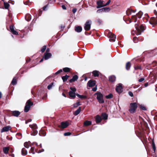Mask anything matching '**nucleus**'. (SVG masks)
<instances>
[{
  "label": "nucleus",
  "instance_id": "nucleus-1",
  "mask_svg": "<svg viewBox=\"0 0 157 157\" xmlns=\"http://www.w3.org/2000/svg\"><path fill=\"white\" fill-rule=\"evenodd\" d=\"M137 107V104L136 102L132 103L130 104V109H129L130 112L131 113H134Z\"/></svg>",
  "mask_w": 157,
  "mask_h": 157
},
{
  "label": "nucleus",
  "instance_id": "nucleus-2",
  "mask_svg": "<svg viewBox=\"0 0 157 157\" xmlns=\"http://www.w3.org/2000/svg\"><path fill=\"white\" fill-rule=\"evenodd\" d=\"M135 27L137 31L136 35H140L141 32H143L144 30V27L142 25H141L139 27L136 24Z\"/></svg>",
  "mask_w": 157,
  "mask_h": 157
},
{
  "label": "nucleus",
  "instance_id": "nucleus-3",
  "mask_svg": "<svg viewBox=\"0 0 157 157\" xmlns=\"http://www.w3.org/2000/svg\"><path fill=\"white\" fill-rule=\"evenodd\" d=\"M33 103L31 102L30 100H28L26 103V105L25 107L24 111L27 112L29 110L30 106L32 105Z\"/></svg>",
  "mask_w": 157,
  "mask_h": 157
},
{
  "label": "nucleus",
  "instance_id": "nucleus-4",
  "mask_svg": "<svg viewBox=\"0 0 157 157\" xmlns=\"http://www.w3.org/2000/svg\"><path fill=\"white\" fill-rule=\"evenodd\" d=\"M91 25V21L90 20H88L85 24L84 28L85 30L87 31L90 30V29Z\"/></svg>",
  "mask_w": 157,
  "mask_h": 157
},
{
  "label": "nucleus",
  "instance_id": "nucleus-5",
  "mask_svg": "<svg viewBox=\"0 0 157 157\" xmlns=\"http://www.w3.org/2000/svg\"><path fill=\"white\" fill-rule=\"evenodd\" d=\"M70 89L71 90L69 92V94L71 98L75 97L76 94L75 92L76 91V88L75 87H70Z\"/></svg>",
  "mask_w": 157,
  "mask_h": 157
},
{
  "label": "nucleus",
  "instance_id": "nucleus-6",
  "mask_svg": "<svg viewBox=\"0 0 157 157\" xmlns=\"http://www.w3.org/2000/svg\"><path fill=\"white\" fill-rule=\"evenodd\" d=\"M108 36L110 38L109 40L110 41L113 42L115 41L116 36L114 34L110 32L108 33Z\"/></svg>",
  "mask_w": 157,
  "mask_h": 157
},
{
  "label": "nucleus",
  "instance_id": "nucleus-7",
  "mask_svg": "<svg viewBox=\"0 0 157 157\" xmlns=\"http://www.w3.org/2000/svg\"><path fill=\"white\" fill-rule=\"evenodd\" d=\"M110 9L109 7H104L98 10H97V13H101L102 12H108L110 11Z\"/></svg>",
  "mask_w": 157,
  "mask_h": 157
},
{
  "label": "nucleus",
  "instance_id": "nucleus-8",
  "mask_svg": "<svg viewBox=\"0 0 157 157\" xmlns=\"http://www.w3.org/2000/svg\"><path fill=\"white\" fill-rule=\"evenodd\" d=\"M116 90L119 93H121L122 92L123 87L121 84H118V85L116 87Z\"/></svg>",
  "mask_w": 157,
  "mask_h": 157
},
{
  "label": "nucleus",
  "instance_id": "nucleus-9",
  "mask_svg": "<svg viewBox=\"0 0 157 157\" xmlns=\"http://www.w3.org/2000/svg\"><path fill=\"white\" fill-rule=\"evenodd\" d=\"M149 23L151 25L157 24V16L156 17H152L149 21Z\"/></svg>",
  "mask_w": 157,
  "mask_h": 157
},
{
  "label": "nucleus",
  "instance_id": "nucleus-10",
  "mask_svg": "<svg viewBox=\"0 0 157 157\" xmlns=\"http://www.w3.org/2000/svg\"><path fill=\"white\" fill-rule=\"evenodd\" d=\"M69 125V124L67 121L62 122L61 123V125L60 127L62 128H64L67 127Z\"/></svg>",
  "mask_w": 157,
  "mask_h": 157
},
{
  "label": "nucleus",
  "instance_id": "nucleus-11",
  "mask_svg": "<svg viewBox=\"0 0 157 157\" xmlns=\"http://www.w3.org/2000/svg\"><path fill=\"white\" fill-rule=\"evenodd\" d=\"M103 1L102 0L98 1L97 2V6L96 7L98 9L104 6V5H103Z\"/></svg>",
  "mask_w": 157,
  "mask_h": 157
},
{
  "label": "nucleus",
  "instance_id": "nucleus-12",
  "mask_svg": "<svg viewBox=\"0 0 157 157\" xmlns=\"http://www.w3.org/2000/svg\"><path fill=\"white\" fill-rule=\"evenodd\" d=\"M11 129V127L8 126L3 128L1 130V132H8Z\"/></svg>",
  "mask_w": 157,
  "mask_h": 157
},
{
  "label": "nucleus",
  "instance_id": "nucleus-13",
  "mask_svg": "<svg viewBox=\"0 0 157 157\" xmlns=\"http://www.w3.org/2000/svg\"><path fill=\"white\" fill-rule=\"evenodd\" d=\"M96 84L95 81L90 80L87 83V84L89 87H91L94 86Z\"/></svg>",
  "mask_w": 157,
  "mask_h": 157
},
{
  "label": "nucleus",
  "instance_id": "nucleus-14",
  "mask_svg": "<svg viewBox=\"0 0 157 157\" xmlns=\"http://www.w3.org/2000/svg\"><path fill=\"white\" fill-rule=\"evenodd\" d=\"M52 56V54L51 53H45L44 54L43 58L45 60H47L49 59Z\"/></svg>",
  "mask_w": 157,
  "mask_h": 157
},
{
  "label": "nucleus",
  "instance_id": "nucleus-15",
  "mask_svg": "<svg viewBox=\"0 0 157 157\" xmlns=\"http://www.w3.org/2000/svg\"><path fill=\"white\" fill-rule=\"evenodd\" d=\"M78 78V77L77 75H74L72 78L71 79L69 80V82H72L76 81Z\"/></svg>",
  "mask_w": 157,
  "mask_h": 157
},
{
  "label": "nucleus",
  "instance_id": "nucleus-16",
  "mask_svg": "<svg viewBox=\"0 0 157 157\" xmlns=\"http://www.w3.org/2000/svg\"><path fill=\"white\" fill-rule=\"evenodd\" d=\"M82 30V27L80 26H76L75 27V30L78 33L81 32Z\"/></svg>",
  "mask_w": 157,
  "mask_h": 157
},
{
  "label": "nucleus",
  "instance_id": "nucleus-17",
  "mask_svg": "<svg viewBox=\"0 0 157 157\" xmlns=\"http://www.w3.org/2000/svg\"><path fill=\"white\" fill-rule=\"evenodd\" d=\"M20 114V113L18 111H14L12 112V114L14 116L17 117Z\"/></svg>",
  "mask_w": 157,
  "mask_h": 157
},
{
  "label": "nucleus",
  "instance_id": "nucleus-18",
  "mask_svg": "<svg viewBox=\"0 0 157 157\" xmlns=\"http://www.w3.org/2000/svg\"><path fill=\"white\" fill-rule=\"evenodd\" d=\"M3 149V151L4 153L6 154H8V151L10 149V148L9 147H4Z\"/></svg>",
  "mask_w": 157,
  "mask_h": 157
},
{
  "label": "nucleus",
  "instance_id": "nucleus-19",
  "mask_svg": "<svg viewBox=\"0 0 157 157\" xmlns=\"http://www.w3.org/2000/svg\"><path fill=\"white\" fill-rule=\"evenodd\" d=\"M94 95L97 96L96 98H102L103 97L102 94L99 92H97Z\"/></svg>",
  "mask_w": 157,
  "mask_h": 157
},
{
  "label": "nucleus",
  "instance_id": "nucleus-20",
  "mask_svg": "<svg viewBox=\"0 0 157 157\" xmlns=\"http://www.w3.org/2000/svg\"><path fill=\"white\" fill-rule=\"evenodd\" d=\"M101 117L99 115H97L95 117V121L97 123H99L101 122Z\"/></svg>",
  "mask_w": 157,
  "mask_h": 157
},
{
  "label": "nucleus",
  "instance_id": "nucleus-21",
  "mask_svg": "<svg viewBox=\"0 0 157 157\" xmlns=\"http://www.w3.org/2000/svg\"><path fill=\"white\" fill-rule=\"evenodd\" d=\"M109 80L110 81L113 82L116 80V77L114 75H112L109 77Z\"/></svg>",
  "mask_w": 157,
  "mask_h": 157
},
{
  "label": "nucleus",
  "instance_id": "nucleus-22",
  "mask_svg": "<svg viewBox=\"0 0 157 157\" xmlns=\"http://www.w3.org/2000/svg\"><path fill=\"white\" fill-rule=\"evenodd\" d=\"M31 19V16L29 14H27L25 16V19L27 21H29Z\"/></svg>",
  "mask_w": 157,
  "mask_h": 157
},
{
  "label": "nucleus",
  "instance_id": "nucleus-23",
  "mask_svg": "<svg viewBox=\"0 0 157 157\" xmlns=\"http://www.w3.org/2000/svg\"><path fill=\"white\" fill-rule=\"evenodd\" d=\"M92 73L94 77L98 76L100 73L99 71L96 70L93 71Z\"/></svg>",
  "mask_w": 157,
  "mask_h": 157
},
{
  "label": "nucleus",
  "instance_id": "nucleus-24",
  "mask_svg": "<svg viewBox=\"0 0 157 157\" xmlns=\"http://www.w3.org/2000/svg\"><path fill=\"white\" fill-rule=\"evenodd\" d=\"M29 127L32 128L33 130H36L37 129V126L36 124H33L32 125H30Z\"/></svg>",
  "mask_w": 157,
  "mask_h": 157
},
{
  "label": "nucleus",
  "instance_id": "nucleus-25",
  "mask_svg": "<svg viewBox=\"0 0 157 157\" xmlns=\"http://www.w3.org/2000/svg\"><path fill=\"white\" fill-rule=\"evenodd\" d=\"M27 153V152L25 148H23L21 150V154L22 155H25Z\"/></svg>",
  "mask_w": 157,
  "mask_h": 157
},
{
  "label": "nucleus",
  "instance_id": "nucleus-26",
  "mask_svg": "<svg viewBox=\"0 0 157 157\" xmlns=\"http://www.w3.org/2000/svg\"><path fill=\"white\" fill-rule=\"evenodd\" d=\"M81 111V107H79L75 111L74 113V115L75 116L77 115Z\"/></svg>",
  "mask_w": 157,
  "mask_h": 157
},
{
  "label": "nucleus",
  "instance_id": "nucleus-27",
  "mask_svg": "<svg viewBox=\"0 0 157 157\" xmlns=\"http://www.w3.org/2000/svg\"><path fill=\"white\" fill-rule=\"evenodd\" d=\"M132 12H135V11H133L132 10H131L130 9H128L126 11V13L127 15H129L131 14Z\"/></svg>",
  "mask_w": 157,
  "mask_h": 157
},
{
  "label": "nucleus",
  "instance_id": "nucleus-28",
  "mask_svg": "<svg viewBox=\"0 0 157 157\" xmlns=\"http://www.w3.org/2000/svg\"><path fill=\"white\" fill-rule=\"evenodd\" d=\"M131 65L130 63V62H127L126 65V68L127 70H128L130 69Z\"/></svg>",
  "mask_w": 157,
  "mask_h": 157
},
{
  "label": "nucleus",
  "instance_id": "nucleus-29",
  "mask_svg": "<svg viewBox=\"0 0 157 157\" xmlns=\"http://www.w3.org/2000/svg\"><path fill=\"white\" fill-rule=\"evenodd\" d=\"M139 106L140 108L143 110L146 111L147 110L146 107L144 105L141 104Z\"/></svg>",
  "mask_w": 157,
  "mask_h": 157
},
{
  "label": "nucleus",
  "instance_id": "nucleus-30",
  "mask_svg": "<svg viewBox=\"0 0 157 157\" xmlns=\"http://www.w3.org/2000/svg\"><path fill=\"white\" fill-rule=\"evenodd\" d=\"M38 133L37 131L36 130H33L31 132V135L35 136Z\"/></svg>",
  "mask_w": 157,
  "mask_h": 157
},
{
  "label": "nucleus",
  "instance_id": "nucleus-31",
  "mask_svg": "<svg viewBox=\"0 0 157 157\" xmlns=\"http://www.w3.org/2000/svg\"><path fill=\"white\" fill-rule=\"evenodd\" d=\"M143 14V13L141 11H140L138 12V13L137 14L136 16H137L138 18H140L141 17Z\"/></svg>",
  "mask_w": 157,
  "mask_h": 157
},
{
  "label": "nucleus",
  "instance_id": "nucleus-32",
  "mask_svg": "<svg viewBox=\"0 0 157 157\" xmlns=\"http://www.w3.org/2000/svg\"><path fill=\"white\" fill-rule=\"evenodd\" d=\"M69 77V76L67 75L62 76V78L63 80V82H65L67 81Z\"/></svg>",
  "mask_w": 157,
  "mask_h": 157
},
{
  "label": "nucleus",
  "instance_id": "nucleus-33",
  "mask_svg": "<svg viewBox=\"0 0 157 157\" xmlns=\"http://www.w3.org/2000/svg\"><path fill=\"white\" fill-rule=\"evenodd\" d=\"M91 124V122L90 121H85L84 123L85 126H87L90 125Z\"/></svg>",
  "mask_w": 157,
  "mask_h": 157
},
{
  "label": "nucleus",
  "instance_id": "nucleus-34",
  "mask_svg": "<svg viewBox=\"0 0 157 157\" xmlns=\"http://www.w3.org/2000/svg\"><path fill=\"white\" fill-rule=\"evenodd\" d=\"M17 83V81L15 78H14L11 82V84L13 85H15Z\"/></svg>",
  "mask_w": 157,
  "mask_h": 157
},
{
  "label": "nucleus",
  "instance_id": "nucleus-35",
  "mask_svg": "<svg viewBox=\"0 0 157 157\" xmlns=\"http://www.w3.org/2000/svg\"><path fill=\"white\" fill-rule=\"evenodd\" d=\"M137 16L136 15H133L132 16V21L135 22L137 21Z\"/></svg>",
  "mask_w": 157,
  "mask_h": 157
},
{
  "label": "nucleus",
  "instance_id": "nucleus-36",
  "mask_svg": "<svg viewBox=\"0 0 157 157\" xmlns=\"http://www.w3.org/2000/svg\"><path fill=\"white\" fill-rule=\"evenodd\" d=\"M102 118L103 119H106L108 117V116L106 113H103L102 115Z\"/></svg>",
  "mask_w": 157,
  "mask_h": 157
},
{
  "label": "nucleus",
  "instance_id": "nucleus-37",
  "mask_svg": "<svg viewBox=\"0 0 157 157\" xmlns=\"http://www.w3.org/2000/svg\"><path fill=\"white\" fill-rule=\"evenodd\" d=\"M39 134L40 135V136H45L46 133L45 132H44V131H41L40 132Z\"/></svg>",
  "mask_w": 157,
  "mask_h": 157
},
{
  "label": "nucleus",
  "instance_id": "nucleus-38",
  "mask_svg": "<svg viewBox=\"0 0 157 157\" xmlns=\"http://www.w3.org/2000/svg\"><path fill=\"white\" fill-rule=\"evenodd\" d=\"M152 147L153 149L154 150V152H155V150H156V147H155V143H154L153 140L152 141Z\"/></svg>",
  "mask_w": 157,
  "mask_h": 157
},
{
  "label": "nucleus",
  "instance_id": "nucleus-39",
  "mask_svg": "<svg viewBox=\"0 0 157 157\" xmlns=\"http://www.w3.org/2000/svg\"><path fill=\"white\" fill-rule=\"evenodd\" d=\"M157 65V62L155 61H153V63H151L150 66H151V67H155Z\"/></svg>",
  "mask_w": 157,
  "mask_h": 157
},
{
  "label": "nucleus",
  "instance_id": "nucleus-40",
  "mask_svg": "<svg viewBox=\"0 0 157 157\" xmlns=\"http://www.w3.org/2000/svg\"><path fill=\"white\" fill-rule=\"evenodd\" d=\"M77 96L79 98H86V97L83 95H80L78 94H76Z\"/></svg>",
  "mask_w": 157,
  "mask_h": 157
},
{
  "label": "nucleus",
  "instance_id": "nucleus-41",
  "mask_svg": "<svg viewBox=\"0 0 157 157\" xmlns=\"http://www.w3.org/2000/svg\"><path fill=\"white\" fill-rule=\"evenodd\" d=\"M63 70L65 72H68L70 71V68L68 67H65L63 68Z\"/></svg>",
  "mask_w": 157,
  "mask_h": 157
},
{
  "label": "nucleus",
  "instance_id": "nucleus-42",
  "mask_svg": "<svg viewBox=\"0 0 157 157\" xmlns=\"http://www.w3.org/2000/svg\"><path fill=\"white\" fill-rule=\"evenodd\" d=\"M4 5L5 8L6 9H8L10 6V5L8 3L5 2H4Z\"/></svg>",
  "mask_w": 157,
  "mask_h": 157
},
{
  "label": "nucleus",
  "instance_id": "nucleus-43",
  "mask_svg": "<svg viewBox=\"0 0 157 157\" xmlns=\"http://www.w3.org/2000/svg\"><path fill=\"white\" fill-rule=\"evenodd\" d=\"M24 146L26 148H29V145L28 143L26 142L24 144Z\"/></svg>",
  "mask_w": 157,
  "mask_h": 157
},
{
  "label": "nucleus",
  "instance_id": "nucleus-44",
  "mask_svg": "<svg viewBox=\"0 0 157 157\" xmlns=\"http://www.w3.org/2000/svg\"><path fill=\"white\" fill-rule=\"evenodd\" d=\"M53 85V83H50L48 86L47 88L48 90H50L52 87Z\"/></svg>",
  "mask_w": 157,
  "mask_h": 157
},
{
  "label": "nucleus",
  "instance_id": "nucleus-45",
  "mask_svg": "<svg viewBox=\"0 0 157 157\" xmlns=\"http://www.w3.org/2000/svg\"><path fill=\"white\" fill-rule=\"evenodd\" d=\"M113 95L112 94H110L109 95L106 96V98H112Z\"/></svg>",
  "mask_w": 157,
  "mask_h": 157
},
{
  "label": "nucleus",
  "instance_id": "nucleus-46",
  "mask_svg": "<svg viewBox=\"0 0 157 157\" xmlns=\"http://www.w3.org/2000/svg\"><path fill=\"white\" fill-rule=\"evenodd\" d=\"M80 105V104L79 102H77L76 103H75L74 104V107H77Z\"/></svg>",
  "mask_w": 157,
  "mask_h": 157
},
{
  "label": "nucleus",
  "instance_id": "nucleus-47",
  "mask_svg": "<svg viewBox=\"0 0 157 157\" xmlns=\"http://www.w3.org/2000/svg\"><path fill=\"white\" fill-rule=\"evenodd\" d=\"M98 101L100 103H103L104 102L103 99H97Z\"/></svg>",
  "mask_w": 157,
  "mask_h": 157
},
{
  "label": "nucleus",
  "instance_id": "nucleus-48",
  "mask_svg": "<svg viewBox=\"0 0 157 157\" xmlns=\"http://www.w3.org/2000/svg\"><path fill=\"white\" fill-rule=\"evenodd\" d=\"M46 48V46H44L43 47L42 49H41V51L43 52H44Z\"/></svg>",
  "mask_w": 157,
  "mask_h": 157
},
{
  "label": "nucleus",
  "instance_id": "nucleus-49",
  "mask_svg": "<svg viewBox=\"0 0 157 157\" xmlns=\"http://www.w3.org/2000/svg\"><path fill=\"white\" fill-rule=\"evenodd\" d=\"M128 94L131 97H133V93L131 91L128 92Z\"/></svg>",
  "mask_w": 157,
  "mask_h": 157
},
{
  "label": "nucleus",
  "instance_id": "nucleus-50",
  "mask_svg": "<svg viewBox=\"0 0 157 157\" xmlns=\"http://www.w3.org/2000/svg\"><path fill=\"white\" fill-rule=\"evenodd\" d=\"M138 39L137 38V37H134L133 38V40L134 42L135 43H137V41H138Z\"/></svg>",
  "mask_w": 157,
  "mask_h": 157
},
{
  "label": "nucleus",
  "instance_id": "nucleus-51",
  "mask_svg": "<svg viewBox=\"0 0 157 157\" xmlns=\"http://www.w3.org/2000/svg\"><path fill=\"white\" fill-rule=\"evenodd\" d=\"M11 32L14 35H17L18 34V32L15 30H14L13 31H12V32Z\"/></svg>",
  "mask_w": 157,
  "mask_h": 157
},
{
  "label": "nucleus",
  "instance_id": "nucleus-52",
  "mask_svg": "<svg viewBox=\"0 0 157 157\" xmlns=\"http://www.w3.org/2000/svg\"><path fill=\"white\" fill-rule=\"evenodd\" d=\"M10 28L11 32L14 30V26L13 25H10Z\"/></svg>",
  "mask_w": 157,
  "mask_h": 157
},
{
  "label": "nucleus",
  "instance_id": "nucleus-53",
  "mask_svg": "<svg viewBox=\"0 0 157 157\" xmlns=\"http://www.w3.org/2000/svg\"><path fill=\"white\" fill-rule=\"evenodd\" d=\"M62 71H63L62 70V69H60L58 71L56 72V73H55V74L56 75H57V74H59L60 73L62 72Z\"/></svg>",
  "mask_w": 157,
  "mask_h": 157
},
{
  "label": "nucleus",
  "instance_id": "nucleus-54",
  "mask_svg": "<svg viewBox=\"0 0 157 157\" xmlns=\"http://www.w3.org/2000/svg\"><path fill=\"white\" fill-rule=\"evenodd\" d=\"M65 136H68L71 135V133L70 132H65L64 134Z\"/></svg>",
  "mask_w": 157,
  "mask_h": 157
},
{
  "label": "nucleus",
  "instance_id": "nucleus-55",
  "mask_svg": "<svg viewBox=\"0 0 157 157\" xmlns=\"http://www.w3.org/2000/svg\"><path fill=\"white\" fill-rule=\"evenodd\" d=\"M111 0H109L108 2L106 3L104 5V6H107L108 5H109V4L111 2Z\"/></svg>",
  "mask_w": 157,
  "mask_h": 157
},
{
  "label": "nucleus",
  "instance_id": "nucleus-56",
  "mask_svg": "<svg viewBox=\"0 0 157 157\" xmlns=\"http://www.w3.org/2000/svg\"><path fill=\"white\" fill-rule=\"evenodd\" d=\"M135 69L136 70H137L138 69H141V67L140 66H136L135 67Z\"/></svg>",
  "mask_w": 157,
  "mask_h": 157
},
{
  "label": "nucleus",
  "instance_id": "nucleus-57",
  "mask_svg": "<svg viewBox=\"0 0 157 157\" xmlns=\"http://www.w3.org/2000/svg\"><path fill=\"white\" fill-rule=\"evenodd\" d=\"M144 78H140L139 80V82H142L143 81H144Z\"/></svg>",
  "mask_w": 157,
  "mask_h": 157
},
{
  "label": "nucleus",
  "instance_id": "nucleus-58",
  "mask_svg": "<svg viewBox=\"0 0 157 157\" xmlns=\"http://www.w3.org/2000/svg\"><path fill=\"white\" fill-rule=\"evenodd\" d=\"M34 149L35 148L34 147H32L31 148V151L32 153L33 154H34L35 153V152L33 151L34 150Z\"/></svg>",
  "mask_w": 157,
  "mask_h": 157
},
{
  "label": "nucleus",
  "instance_id": "nucleus-59",
  "mask_svg": "<svg viewBox=\"0 0 157 157\" xmlns=\"http://www.w3.org/2000/svg\"><path fill=\"white\" fill-rule=\"evenodd\" d=\"M77 10V9L76 8H74L73 9L72 11L73 13H76Z\"/></svg>",
  "mask_w": 157,
  "mask_h": 157
},
{
  "label": "nucleus",
  "instance_id": "nucleus-60",
  "mask_svg": "<svg viewBox=\"0 0 157 157\" xmlns=\"http://www.w3.org/2000/svg\"><path fill=\"white\" fill-rule=\"evenodd\" d=\"M97 21H98V23L99 24H101L102 22V21L100 19H98L97 20Z\"/></svg>",
  "mask_w": 157,
  "mask_h": 157
},
{
  "label": "nucleus",
  "instance_id": "nucleus-61",
  "mask_svg": "<svg viewBox=\"0 0 157 157\" xmlns=\"http://www.w3.org/2000/svg\"><path fill=\"white\" fill-rule=\"evenodd\" d=\"M62 7L63 9L65 10L66 9V7L65 5H63L62 6Z\"/></svg>",
  "mask_w": 157,
  "mask_h": 157
},
{
  "label": "nucleus",
  "instance_id": "nucleus-62",
  "mask_svg": "<svg viewBox=\"0 0 157 157\" xmlns=\"http://www.w3.org/2000/svg\"><path fill=\"white\" fill-rule=\"evenodd\" d=\"M97 88L96 87H95L92 89V90L94 91H95L97 90Z\"/></svg>",
  "mask_w": 157,
  "mask_h": 157
},
{
  "label": "nucleus",
  "instance_id": "nucleus-63",
  "mask_svg": "<svg viewBox=\"0 0 157 157\" xmlns=\"http://www.w3.org/2000/svg\"><path fill=\"white\" fill-rule=\"evenodd\" d=\"M44 151V149H41V150H39L38 152V153H40L41 152H43Z\"/></svg>",
  "mask_w": 157,
  "mask_h": 157
},
{
  "label": "nucleus",
  "instance_id": "nucleus-64",
  "mask_svg": "<svg viewBox=\"0 0 157 157\" xmlns=\"http://www.w3.org/2000/svg\"><path fill=\"white\" fill-rule=\"evenodd\" d=\"M142 88L141 87H140L139 88V89H138V90H137L136 91V92H139V91H140V90H141L142 89Z\"/></svg>",
  "mask_w": 157,
  "mask_h": 157
}]
</instances>
